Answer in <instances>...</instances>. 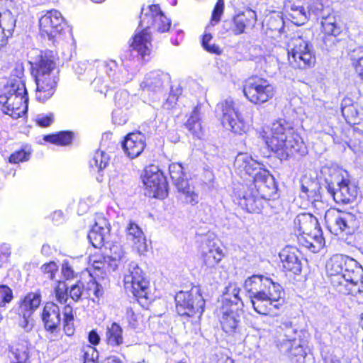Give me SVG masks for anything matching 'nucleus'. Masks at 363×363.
I'll return each instance as SVG.
<instances>
[{
  "mask_svg": "<svg viewBox=\"0 0 363 363\" xmlns=\"http://www.w3.org/2000/svg\"><path fill=\"white\" fill-rule=\"evenodd\" d=\"M169 82L170 76L169 74L160 70H155L150 72L145 76L140 86L144 91L160 93L165 87L169 86Z\"/></svg>",
  "mask_w": 363,
  "mask_h": 363,
  "instance_id": "nucleus-20",
  "label": "nucleus"
},
{
  "mask_svg": "<svg viewBox=\"0 0 363 363\" xmlns=\"http://www.w3.org/2000/svg\"><path fill=\"white\" fill-rule=\"evenodd\" d=\"M275 87L268 80L253 77L243 85L245 96L252 104L260 105L269 101L275 94Z\"/></svg>",
  "mask_w": 363,
  "mask_h": 363,
  "instance_id": "nucleus-14",
  "label": "nucleus"
},
{
  "mask_svg": "<svg viewBox=\"0 0 363 363\" xmlns=\"http://www.w3.org/2000/svg\"><path fill=\"white\" fill-rule=\"evenodd\" d=\"M174 299L177 313L181 316H196L200 318L204 311L205 300L197 287L189 291L178 292Z\"/></svg>",
  "mask_w": 363,
  "mask_h": 363,
  "instance_id": "nucleus-11",
  "label": "nucleus"
},
{
  "mask_svg": "<svg viewBox=\"0 0 363 363\" xmlns=\"http://www.w3.org/2000/svg\"><path fill=\"white\" fill-rule=\"evenodd\" d=\"M125 319L128 326L130 328L136 329L140 325L141 315L140 313H135L132 308H127L125 312Z\"/></svg>",
  "mask_w": 363,
  "mask_h": 363,
  "instance_id": "nucleus-51",
  "label": "nucleus"
},
{
  "mask_svg": "<svg viewBox=\"0 0 363 363\" xmlns=\"http://www.w3.org/2000/svg\"><path fill=\"white\" fill-rule=\"evenodd\" d=\"M298 251L291 247L284 248L279 252L282 267L287 272L298 274L301 272L302 264L298 257Z\"/></svg>",
  "mask_w": 363,
  "mask_h": 363,
  "instance_id": "nucleus-26",
  "label": "nucleus"
},
{
  "mask_svg": "<svg viewBox=\"0 0 363 363\" xmlns=\"http://www.w3.org/2000/svg\"><path fill=\"white\" fill-rule=\"evenodd\" d=\"M42 320L45 330L57 333L60 330L61 315L59 306L54 302L45 303L42 313Z\"/></svg>",
  "mask_w": 363,
  "mask_h": 363,
  "instance_id": "nucleus-21",
  "label": "nucleus"
},
{
  "mask_svg": "<svg viewBox=\"0 0 363 363\" xmlns=\"http://www.w3.org/2000/svg\"><path fill=\"white\" fill-rule=\"evenodd\" d=\"M0 18H2L4 26L1 30V34H4V39L8 38L12 35V33L16 26V19L9 10H6L1 14Z\"/></svg>",
  "mask_w": 363,
  "mask_h": 363,
  "instance_id": "nucleus-40",
  "label": "nucleus"
},
{
  "mask_svg": "<svg viewBox=\"0 0 363 363\" xmlns=\"http://www.w3.org/2000/svg\"><path fill=\"white\" fill-rule=\"evenodd\" d=\"M277 346L280 349H284L288 345H292V342L296 340L297 330L293 325L291 322H282L277 328Z\"/></svg>",
  "mask_w": 363,
  "mask_h": 363,
  "instance_id": "nucleus-28",
  "label": "nucleus"
},
{
  "mask_svg": "<svg viewBox=\"0 0 363 363\" xmlns=\"http://www.w3.org/2000/svg\"><path fill=\"white\" fill-rule=\"evenodd\" d=\"M24 70L23 64L20 62H16L11 72V76L16 77L13 79L23 80Z\"/></svg>",
  "mask_w": 363,
  "mask_h": 363,
  "instance_id": "nucleus-64",
  "label": "nucleus"
},
{
  "mask_svg": "<svg viewBox=\"0 0 363 363\" xmlns=\"http://www.w3.org/2000/svg\"><path fill=\"white\" fill-rule=\"evenodd\" d=\"M61 271L63 277L67 280L72 279L76 276V274L73 270L72 267L69 264L68 261L63 262L62 264Z\"/></svg>",
  "mask_w": 363,
  "mask_h": 363,
  "instance_id": "nucleus-63",
  "label": "nucleus"
},
{
  "mask_svg": "<svg viewBox=\"0 0 363 363\" xmlns=\"http://www.w3.org/2000/svg\"><path fill=\"white\" fill-rule=\"evenodd\" d=\"M55 57L51 51L42 53L32 65V74L36 84L35 98L45 102L50 99L56 91L59 80Z\"/></svg>",
  "mask_w": 363,
  "mask_h": 363,
  "instance_id": "nucleus-4",
  "label": "nucleus"
},
{
  "mask_svg": "<svg viewBox=\"0 0 363 363\" xmlns=\"http://www.w3.org/2000/svg\"><path fill=\"white\" fill-rule=\"evenodd\" d=\"M40 294L38 293H29L27 294L20 304L18 315L31 317L33 312L40 304Z\"/></svg>",
  "mask_w": 363,
  "mask_h": 363,
  "instance_id": "nucleus-30",
  "label": "nucleus"
},
{
  "mask_svg": "<svg viewBox=\"0 0 363 363\" xmlns=\"http://www.w3.org/2000/svg\"><path fill=\"white\" fill-rule=\"evenodd\" d=\"M342 114L346 121L354 123L357 119H361L362 115L357 104L342 110Z\"/></svg>",
  "mask_w": 363,
  "mask_h": 363,
  "instance_id": "nucleus-47",
  "label": "nucleus"
},
{
  "mask_svg": "<svg viewBox=\"0 0 363 363\" xmlns=\"http://www.w3.org/2000/svg\"><path fill=\"white\" fill-rule=\"evenodd\" d=\"M84 287L83 282L80 281L70 287L69 296L74 301H78L84 294Z\"/></svg>",
  "mask_w": 363,
  "mask_h": 363,
  "instance_id": "nucleus-58",
  "label": "nucleus"
},
{
  "mask_svg": "<svg viewBox=\"0 0 363 363\" xmlns=\"http://www.w3.org/2000/svg\"><path fill=\"white\" fill-rule=\"evenodd\" d=\"M30 155V152L29 151L21 149L12 153L9 157V161L13 164L28 161L29 160Z\"/></svg>",
  "mask_w": 363,
  "mask_h": 363,
  "instance_id": "nucleus-53",
  "label": "nucleus"
},
{
  "mask_svg": "<svg viewBox=\"0 0 363 363\" xmlns=\"http://www.w3.org/2000/svg\"><path fill=\"white\" fill-rule=\"evenodd\" d=\"M106 220L104 218L96 222L87 235L89 242L96 247L99 248L104 245L105 236L109 233L106 226Z\"/></svg>",
  "mask_w": 363,
  "mask_h": 363,
  "instance_id": "nucleus-29",
  "label": "nucleus"
},
{
  "mask_svg": "<svg viewBox=\"0 0 363 363\" xmlns=\"http://www.w3.org/2000/svg\"><path fill=\"white\" fill-rule=\"evenodd\" d=\"M270 130V135L265 136L266 144L281 160L306 155L307 147L302 138L285 120L274 122Z\"/></svg>",
  "mask_w": 363,
  "mask_h": 363,
  "instance_id": "nucleus-3",
  "label": "nucleus"
},
{
  "mask_svg": "<svg viewBox=\"0 0 363 363\" xmlns=\"http://www.w3.org/2000/svg\"><path fill=\"white\" fill-rule=\"evenodd\" d=\"M125 238L128 245L139 254H143L147 250V240L139 225L129 222L125 228Z\"/></svg>",
  "mask_w": 363,
  "mask_h": 363,
  "instance_id": "nucleus-22",
  "label": "nucleus"
},
{
  "mask_svg": "<svg viewBox=\"0 0 363 363\" xmlns=\"http://www.w3.org/2000/svg\"><path fill=\"white\" fill-rule=\"evenodd\" d=\"M256 22V12L251 9H246L234 16L231 30L235 35H240L245 33L246 28L254 27Z\"/></svg>",
  "mask_w": 363,
  "mask_h": 363,
  "instance_id": "nucleus-24",
  "label": "nucleus"
},
{
  "mask_svg": "<svg viewBox=\"0 0 363 363\" xmlns=\"http://www.w3.org/2000/svg\"><path fill=\"white\" fill-rule=\"evenodd\" d=\"M263 164L254 160L247 153H239L235 159L234 167L238 174H247L254 177L255 173L264 169Z\"/></svg>",
  "mask_w": 363,
  "mask_h": 363,
  "instance_id": "nucleus-25",
  "label": "nucleus"
},
{
  "mask_svg": "<svg viewBox=\"0 0 363 363\" xmlns=\"http://www.w3.org/2000/svg\"><path fill=\"white\" fill-rule=\"evenodd\" d=\"M323 172L328 192L336 203L353 202L357 195V186L347 178V172L334 168H325Z\"/></svg>",
  "mask_w": 363,
  "mask_h": 363,
  "instance_id": "nucleus-7",
  "label": "nucleus"
},
{
  "mask_svg": "<svg viewBox=\"0 0 363 363\" xmlns=\"http://www.w3.org/2000/svg\"><path fill=\"white\" fill-rule=\"evenodd\" d=\"M13 298L12 290L6 285H0V307L11 302Z\"/></svg>",
  "mask_w": 363,
  "mask_h": 363,
  "instance_id": "nucleus-56",
  "label": "nucleus"
},
{
  "mask_svg": "<svg viewBox=\"0 0 363 363\" xmlns=\"http://www.w3.org/2000/svg\"><path fill=\"white\" fill-rule=\"evenodd\" d=\"M10 352L14 358L11 363H25L28 359V349L26 343L12 345Z\"/></svg>",
  "mask_w": 363,
  "mask_h": 363,
  "instance_id": "nucleus-41",
  "label": "nucleus"
},
{
  "mask_svg": "<svg viewBox=\"0 0 363 363\" xmlns=\"http://www.w3.org/2000/svg\"><path fill=\"white\" fill-rule=\"evenodd\" d=\"M281 350L292 356H303L304 354L303 349L297 340L292 342V345H288Z\"/></svg>",
  "mask_w": 363,
  "mask_h": 363,
  "instance_id": "nucleus-55",
  "label": "nucleus"
},
{
  "mask_svg": "<svg viewBox=\"0 0 363 363\" xmlns=\"http://www.w3.org/2000/svg\"><path fill=\"white\" fill-rule=\"evenodd\" d=\"M112 118L114 123L118 125H123L128 121L126 113L123 108H116L113 111Z\"/></svg>",
  "mask_w": 363,
  "mask_h": 363,
  "instance_id": "nucleus-62",
  "label": "nucleus"
},
{
  "mask_svg": "<svg viewBox=\"0 0 363 363\" xmlns=\"http://www.w3.org/2000/svg\"><path fill=\"white\" fill-rule=\"evenodd\" d=\"M55 297L57 302L66 304L68 301V287L65 282L59 281L54 288Z\"/></svg>",
  "mask_w": 363,
  "mask_h": 363,
  "instance_id": "nucleus-46",
  "label": "nucleus"
},
{
  "mask_svg": "<svg viewBox=\"0 0 363 363\" xmlns=\"http://www.w3.org/2000/svg\"><path fill=\"white\" fill-rule=\"evenodd\" d=\"M289 62L296 69H305L314 66L315 55L313 45L301 36L292 38L287 45Z\"/></svg>",
  "mask_w": 363,
  "mask_h": 363,
  "instance_id": "nucleus-9",
  "label": "nucleus"
},
{
  "mask_svg": "<svg viewBox=\"0 0 363 363\" xmlns=\"http://www.w3.org/2000/svg\"><path fill=\"white\" fill-rule=\"evenodd\" d=\"M0 94L11 95L21 94L23 97H28L25 82L21 79H11L1 89Z\"/></svg>",
  "mask_w": 363,
  "mask_h": 363,
  "instance_id": "nucleus-38",
  "label": "nucleus"
},
{
  "mask_svg": "<svg viewBox=\"0 0 363 363\" xmlns=\"http://www.w3.org/2000/svg\"><path fill=\"white\" fill-rule=\"evenodd\" d=\"M294 230L298 233L300 245L313 252H318L324 245L323 231L318 219L311 213H299L294 220Z\"/></svg>",
  "mask_w": 363,
  "mask_h": 363,
  "instance_id": "nucleus-8",
  "label": "nucleus"
},
{
  "mask_svg": "<svg viewBox=\"0 0 363 363\" xmlns=\"http://www.w3.org/2000/svg\"><path fill=\"white\" fill-rule=\"evenodd\" d=\"M324 0H310L307 15H308L310 20H320V18L324 14L328 13L330 11V7L325 6L323 4Z\"/></svg>",
  "mask_w": 363,
  "mask_h": 363,
  "instance_id": "nucleus-35",
  "label": "nucleus"
},
{
  "mask_svg": "<svg viewBox=\"0 0 363 363\" xmlns=\"http://www.w3.org/2000/svg\"><path fill=\"white\" fill-rule=\"evenodd\" d=\"M350 59L356 72L363 80V49L358 48L350 53Z\"/></svg>",
  "mask_w": 363,
  "mask_h": 363,
  "instance_id": "nucleus-45",
  "label": "nucleus"
},
{
  "mask_svg": "<svg viewBox=\"0 0 363 363\" xmlns=\"http://www.w3.org/2000/svg\"><path fill=\"white\" fill-rule=\"evenodd\" d=\"M82 357L84 363H95L99 357L98 351L91 345H86L82 348Z\"/></svg>",
  "mask_w": 363,
  "mask_h": 363,
  "instance_id": "nucleus-50",
  "label": "nucleus"
},
{
  "mask_svg": "<svg viewBox=\"0 0 363 363\" xmlns=\"http://www.w3.org/2000/svg\"><path fill=\"white\" fill-rule=\"evenodd\" d=\"M317 184L309 180L302 181L301 185L300 196L313 202L317 201L318 195L316 193Z\"/></svg>",
  "mask_w": 363,
  "mask_h": 363,
  "instance_id": "nucleus-44",
  "label": "nucleus"
},
{
  "mask_svg": "<svg viewBox=\"0 0 363 363\" xmlns=\"http://www.w3.org/2000/svg\"><path fill=\"white\" fill-rule=\"evenodd\" d=\"M109 156L106 152L101 150H96L89 161L90 168L100 173L109 163Z\"/></svg>",
  "mask_w": 363,
  "mask_h": 363,
  "instance_id": "nucleus-39",
  "label": "nucleus"
},
{
  "mask_svg": "<svg viewBox=\"0 0 363 363\" xmlns=\"http://www.w3.org/2000/svg\"><path fill=\"white\" fill-rule=\"evenodd\" d=\"M28 97L17 95L0 94V108L13 118L23 116L28 110Z\"/></svg>",
  "mask_w": 363,
  "mask_h": 363,
  "instance_id": "nucleus-19",
  "label": "nucleus"
},
{
  "mask_svg": "<svg viewBox=\"0 0 363 363\" xmlns=\"http://www.w3.org/2000/svg\"><path fill=\"white\" fill-rule=\"evenodd\" d=\"M218 240L213 234L206 235L202 240L201 252L205 270L212 272L223 257L222 250L218 245Z\"/></svg>",
  "mask_w": 363,
  "mask_h": 363,
  "instance_id": "nucleus-18",
  "label": "nucleus"
},
{
  "mask_svg": "<svg viewBox=\"0 0 363 363\" xmlns=\"http://www.w3.org/2000/svg\"><path fill=\"white\" fill-rule=\"evenodd\" d=\"M73 134L70 131H61L57 134L47 135L44 136V140L60 145H67L71 143Z\"/></svg>",
  "mask_w": 363,
  "mask_h": 363,
  "instance_id": "nucleus-42",
  "label": "nucleus"
},
{
  "mask_svg": "<svg viewBox=\"0 0 363 363\" xmlns=\"http://www.w3.org/2000/svg\"><path fill=\"white\" fill-rule=\"evenodd\" d=\"M240 291L236 284L230 283L223 295L220 322L223 331L230 335L240 331L243 303L239 296Z\"/></svg>",
  "mask_w": 363,
  "mask_h": 363,
  "instance_id": "nucleus-6",
  "label": "nucleus"
},
{
  "mask_svg": "<svg viewBox=\"0 0 363 363\" xmlns=\"http://www.w3.org/2000/svg\"><path fill=\"white\" fill-rule=\"evenodd\" d=\"M145 146V136L140 132L129 133L122 143V147L125 153L131 159L138 157Z\"/></svg>",
  "mask_w": 363,
  "mask_h": 363,
  "instance_id": "nucleus-23",
  "label": "nucleus"
},
{
  "mask_svg": "<svg viewBox=\"0 0 363 363\" xmlns=\"http://www.w3.org/2000/svg\"><path fill=\"white\" fill-rule=\"evenodd\" d=\"M150 21V28H152L159 33H164L169 30L171 26V21L167 18L164 13H157L155 18Z\"/></svg>",
  "mask_w": 363,
  "mask_h": 363,
  "instance_id": "nucleus-43",
  "label": "nucleus"
},
{
  "mask_svg": "<svg viewBox=\"0 0 363 363\" xmlns=\"http://www.w3.org/2000/svg\"><path fill=\"white\" fill-rule=\"evenodd\" d=\"M254 310L259 314L267 315L278 309V301L284 294L281 286L263 275H252L244 284Z\"/></svg>",
  "mask_w": 363,
  "mask_h": 363,
  "instance_id": "nucleus-2",
  "label": "nucleus"
},
{
  "mask_svg": "<svg viewBox=\"0 0 363 363\" xmlns=\"http://www.w3.org/2000/svg\"><path fill=\"white\" fill-rule=\"evenodd\" d=\"M87 291L89 296L92 293L96 298L101 297L104 292L101 284L96 281H91L87 284Z\"/></svg>",
  "mask_w": 363,
  "mask_h": 363,
  "instance_id": "nucleus-60",
  "label": "nucleus"
},
{
  "mask_svg": "<svg viewBox=\"0 0 363 363\" xmlns=\"http://www.w3.org/2000/svg\"><path fill=\"white\" fill-rule=\"evenodd\" d=\"M123 283L128 293L138 298H147L150 283L138 263L130 262L124 266Z\"/></svg>",
  "mask_w": 363,
  "mask_h": 363,
  "instance_id": "nucleus-12",
  "label": "nucleus"
},
{
  "mask_svg": "<svg viewBox=\"0 0 363 363\" xmlns=\"http://www.w3.org/2000/svg\"><path fill=\"white\" fill-rule=\"evenodd\" d=\"M103 68L107 76L116 85L125 84L130 81L134 77L133 72H129L128 70L125 69L124 70L117 71V63L113 60L104 62L103 63Z\"/></svg>",
  "mask_w": 363,
  "mask_h": 363,
  "instance_id": "nucleus-27",
  "label": "nucleus"
},
{
  "mask_svg": "<svg viewBox=\"0 0 363 363\" xmlns=\"http://www.w3.org/2000/svg\"><path fill=\"white\" fill-rule=\"evenodd\" d=\"M320 20L323 31L328 35L335 37L341 33V28L338 26L336 16L331 8L328 13L323 15Z\"/></svg>",
  "mask_w": 363,
  "mask_h": 363,
  "instance_id": "nucleus-32",
  "label": "nucleus"
},
{
  "mask_svg": "<svg viewBox=\"0 0 363 363\" xmlns=\"http://www.w3.org/2000/svg\"><path fill=\"white\" fill-rule=\"evenodd\" d=\"M157 13H163L158 5L149 6V11L144 13L143 10L140 16L139 27L135 34L130 45L133 50L137 52L143 58L149 55L151 52V35L150 31V21Z\"/></svg>",
  "mask_w": 363,
  "mask_h": 363,
  "instance_id": "nucleus-10",
  "label": "nucleus"
},
{
  "mask_svg": "<svg viewBox=\"0 0 363 363\" xmlns=\"http://www.w3.org/2000/svg\"><path fill=\"white\" fill-rule=\"evenodd\" d=\"M288 8L289 16L294 24L303 25L310 20L307 11L303 6L291 4L288 6Z\"/></svg>",
  "mask_w": 363,
  "mask_h": 363,
  "instance_id": "nucleus-37",
  "label": "nucleus"
},
{
  "mask_svg": "<svg viewBox=\"0 0 363 363\" xmlns=\"http://www.w3.org/2000/svg\"><path fill=\"white\" fill-rule=\"evenodd\" d=\"M178 191L184 196L182 199L187 203L194 204L197 203L198 195L194 192V187L189 184L188 180L184 177L174 183Z\"/></svg>",
  "mask_w": 363,
  "mask_h": 363,
  "instance_id": "nucleus-34",
  "label": "nucleus"
},
{
  "mask_svg": "<svg viewBox=\"0 0 363 363\" xmlns=\"http://www.w3.org/2000/svg\"><path fill=\"white\" fill-rule=\"evenodd\" d=\"M123 255H115L114 257H103L101 255H94L90 258L92 266L95 269L101 270L111 267L113 270L117 268V260H121Z\"/></svg>",
  "mask_w": 363,
  "mask_h": 363,
  "instance_id": "nucleus-33",
  "label": "nucleus"
},
{
  "mask_svg": "<svg viewBox=\"0 0 363 363\" xmlns=\"http://www.w3.org/2000/svg\"><path fill=\"white\" fill-rule=\"evenodd\" d=\"M34 120L36 124L40 127H49L54 121V114L52 113H39L35 116Z\"/></svg>",
  "mask_w": 363,
  "mask_h": 363,
  "instance_id": "nucleus-52",
  "label": "nucleus"
},
{
  "mask_svg": "<svg viewBox=\"0 0 363 363\" xmlns=\"http://www.w3.org/2000/svg\"><path fill=\"white\" fill-rule=\"evenodd\" d=\"M277 190L274 177L264 169L255 173L252 182L235 185L233 201L247 212L259 213Z\"/></svg>",
  "mask_w": 363,
  "mask_h": 363,
  "instance_id": "nucleus-1",
  "label": "nucleus"
},
{
  "mask_svg": "<svg viewBox=\"0 0 363 363\" xmlns=\"http://www.w3.org/2000/svg\"><path fill=\"white\" fill-rule=\"evenodd\" d=\"M42 272L46 275L47 278L52 280L55 277V274L58 271V266L53 262H49L43 264L40 267Z\"/></svg>",
  "mask_w": 363,
  "mask_h": 363,
  "instance_id": "nucleus-54",
  "label": "nucleus"
},
{
  "mask_svg": "<svg viewBox=\"0 0 363 363\" xmlns=\"http://www.w3.org/2000/svg\"><path fill=\"white\" fill-rule=\"evenodd\" d=\"M143 183L149 196L164 199L167 194V182L163 173L156 165H150L145 169Z\"/></svg>",
  "mask_w": 363,
  "mask_h": 363,
  "instance_id": "nucleus-17",
  "label": "nucleus"
},
{
  "mask_svg": "<svg viewBox=\"0 0 363 363\" xmlns=\"http://www.w3.org/2000/svg\"><path fill=\"white\" fill-rule=\"evenodd\" d=\"M130 95L125 90L117 91L114 96L115 105L117 108H125L128 110L130 107Z\"/></svg>",
  "mask_w": 363,
  "mask_h": 363,
  "instance_id": "nucleus-48",
  "label": "nucleus"
},
{
  "mask_svg": "<svg viewBox=\"0 0 363 363\" xmlns=\"http://www.w3.org/2000/svg\"><path fill=\"white\" fill-rule=\"evenodd\" d=\"M200 107L196 106L188 119L186 126L189 132L195 137L200 138L202 135V126L200 118Z\"/></svg>",
  "mask_w": 363,
  "mask_h": 363,
  "instance_id": "nucleus-36",
  "label": "nucleus"
},
{
  "mask_svg": "<svg viewBox=\"0 0 363 363\" xmlns=\"http://www.w3.org/2000/svg\"><path fill=\"white\" fill-rule=\"evenodd\" d=\"M268 29L281 33L284 29V21L282 17L279 14H275L269 17L267 22Z\"/></svg>",
  "mask_w": 363,
  "mask_h": 363,
  "instance_id": "nucleus-49",
  "label": "nucleus"
},
{
  "mask_svg": "<svg viewBox=\"0 0 363 363\" xmlns=\"http://www.w3.org/2000/svg\"><path fill=\"white\" fill-rule=\"evenodd\" d=\"M169 174L173 182L179 181L181 178L184 177L183 172V167L181 164L173 163L169 167Z\"/></svg>",
  "mask_w": 363,
  "mask_h": 363,
  "instance_id": "nucleus-57",
  "label": "nucleus"
},
{
  "mask_svg": "<svg viewBox=\"0 0 363 363\" xmlns=\"http://www.w3.org/2000/svg\"><path fill=\"white\" fill-rule=\"evenodd\" d=\"M224 11V1L223 0H218L217 3L216 4L214 9L212 12V16H211V24L213 23H217L220 21L222 14L223 13Z\"/></svg>",
  "mask_w": 363,
  "mask_h": 363,
  "instance_id": "nucleus-61",
  "label": "nucleus"
},
{
  "mask_svg": "<svg viewBox=\"0 0 363 363\" xmlns=\"http://www.w3.org/2000/svg\"><path fill=\"white\" fill-rule=\"evenodd\" d=\"M325 220L330 230L335 235L342 233L352 235L358 228V221L351 213L328 211L325 213Z\"/></svg>",
  "mask_w": 363,
  "mask_h": 363,
  "instance_id": "nucleus-16",
  "label": "nucleus"
},
{
  "mask_svg": "<svg viewBox=\"0 0 363 363\" xmlns=\"http://www.w3.org/2000/svg\"><path fill=\"white\" fill-rule=\"evenodd\" d=\"M212 38V35L210 33H206L203 35L202 38V46L203 48L208 52L214 54H220V50L218 46L216 45L215 44L210 45L209 42L211 41Z\"/></svg>",
  "mask_w": 363,
  "mask_h": 363,
  "instance_id": "nucleus-59",
  "label": "nucleus"
},
{
  "mask_svg": "<svg viewBox=\"0 0 363 363\" xmlns=\"http://www.w3.org/2000/svg\"><path fill=\"white\" fill-rule=\"evenodd\" d=\"M216 111L220 116L222 125L226 129L238 135H242L249 130L250 124L241 118L232 99H227L219 103Z\"/></svg>",
  "mask_w": 363,
  "mask_h": 363,
  "instance_id": "nucleus-13",
  "label": "nucleus"
},
{
  "mask_svg": "<svg viewBox=\"0 0 363 363\" xmlns=\"http://www.w3.org/2000/svg\"><path fill=\"white\" fill-rule=\"evenodd\" d=\"M326 271L332 284L342 292V287L357 285L362 281L363 268L353 258L343 255H333L326 264Z\"/></svg>",
  "mask_w": 363,
  "mask_h": 363,
  "instance_id": "nucleus-5",
  "label": "nucleus"
},
{
  "mask_svg": "<svg viewBox=\"0 0 363 363\" xmlns=\"http://www.w3.org/2000/svg\"><path fill=\"white\" fill-rule=\"evenodd\" d=\"M123 330L117 323L107 325L106 328V342L111 347H118L123 343Z\"/></svg>",
  "mask_w": 363,
  "mask_h": 363,
  "instance_id": "nucleus-31",
  "label": "nucleus"
},
{
  "mask_svg": "<svg viewBox=\"0 0 363 363\" xmlns=\"http://www.w3.org/2000/svg\"><path fill=\"white\" fill-rule=\"evenodd\" d=\"M67 24L61 13L55 9L47 11L39 18L40 34L53 43L61 38Z\"/></svg>",
  "mask_w": 363,
  "mask_h": 363,
  "instance_id": "nucleus-15",
  "label": "nucleus"
}]
</instances>
